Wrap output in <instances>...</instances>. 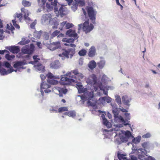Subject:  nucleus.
<instances>
[{"mask_svg": "<svg viewBox=\"0 0 160 160\" xmlns=\"http://www.w3.org/2000/svg\"><path fill=\"white\" fill-rule=\"evenodd\" d=\"M78 26L79 30H80L82 28L83 31L85 32L86 33L92 30L94 28V26L92 24H89L88 21L85 22L83 25L81 24H78Z\"/></svg>", "mask_w": 160, "mask_h": 160, "instance_id": "6", "label": "nucleus"}, {"mask_svg": "<svg viewBox=\"0 0 160 160\" xmlns=\"http://www.w3.org/2000/svg\"><path fill=\"white\" fill-rule=\"evenodd\" d=\"M125 135L124 136L128 137V138L130 137V131H127L126 132H124V133H123Z\"/></svg>", "mask_w": 160, "mask_h": 160, "instance_id": "46", "label": "nucleus"}, {"mask_svg": "<svg viewBox=\"0 0 160 160\" xmlns=\"http://www.w3.org/2000/svg\"><path fill=\"white\" fill-rule=\"evenodd\" d=\"M64 45L65 46L70 45L71 47H73L74 48H70L68 49L67 50H65L61 54H59V56L62 57V60H64L65 58H68L69 57V55L70 58H72L75 52V48L76 47V45L75 44L71 43L69 45L65 43Z\"/></svg>", "mask_w": 160, "mask_h": 160, "instance_id": "3", "label": "nucleus"}, {"mask_svg": "<svg viewBox=\"0 0 160 160\" xmlns=\"http://www.w3.org/2000/svg\"><path fill=\"white\" fill-rule=\"evenodd\" d=\"M96 66V63L93 60L90 61L88 64V67L91 69H94Z\"/></svg>", "mask_w": 160, "mask_h": 160, "instance_id": "25", "label": "nucleus"}, {"mask_svg": "<svg viewBox=\"0 0 160 160\" xmlns=\"http://www.w3.org/2000/svg\"><path fill=\"white\" fill-rule=\"evenodd\" d=\"M4 66L5 67L8 68H9V69H12L10 64L7 62H4Z\"/></svg>", "mask_w": 160, "mask_h": 160, "instance_id": "40", "label": "nucleus"}, {"mask_svg": "<svg viewBox=\"0 0 160 160\" xmlns=\"http://www.w3.org/2000/svg\"><path fill=\"white\" fill-rule=\"evenodd\" d=\"M66 34L69 37H73L74 39L78 38V34L76 32L75 30H73L71 29H69L66 32Z\"/></svg>", "mask_w": 160, "mask_h": 160, "instance_id": "12", "label": "nucleus"}, {"mask_svg": "<svg viewBox=\"0 0 160 160\" xmlns=\"http://www.w3.org/2000/svg\"><path fill=\"white\" fill-rule=\"evenodd\" d=\"M60 32L59 31L56 30L54 31L52 34V36L53 37H55L58 35Z\"/></svg>", "mask_w": 160, "mask_h": 160, "instance_id": "47", "label": "nucleus"}, {"mask_svg": "<svg viewBox=\"0 0 160 160\" xmlns=\"http://www.w3.org/2000/svg\"><path fill=\"white\" fill-rule=\"evenodd\" d=\"M21 10L22 12H23L24 14L23 15V17L24 20L29 21L30 20V18L28 17L29 13L28 10L24 8H22Z\"/></svg>", "mask_w": 160, "mask_h": 160, "instance_id": "15", "label": "nucleus"}, {"mask_svg": "<svg viewBox=\"0 0 160 160\" xmlns=\"http://www.w3.org/2000/svg\"><path fill=\"white\" fill-rule=\"evenodd\" d=\"M26 63L23 61H17L13 65V67L17 69L18 70H20V67L25 65Z\"/></svg>", "mask_w": 160, "mask_h": 160, "instance_id": "13", "label": "nucleus"}, {"mask_svg": "<svg viewBox=\"0 0 160 160\" xmlns=\"http://www.w3.org/2000/svg\"><path fill=\"white\" fill-rule=\"evenodd\" d=\"M22 13H16L15 16V19H16V18H17L19 19L20 21H21L22 20Z\"/></svg>", "mask_w": 160, "mask_h": 160, "instance_id": "35", "label": "nucleus"}, {"mask_svg": "<svg viewBox=\"0 0 160 160\" xmlns=\"http://www.w3.org/2000/svg\"><path fill=\"white\" fill-rule=\"evenodd\" d=\"M35 25V23H34V22H33L30 25L31 28H34Z\"/></svg>", "mask_w": 160, "mask_h": 160, "instance_id": "56", "label": "nucleus"}, {"mask_svg": "<svg viewBox=\"0 0 160 160\" xmlns=\"http://www.w3.org/2000/svg\"><path fill=\"white\" fill-rule=\"evenodd\" d=\"M138 159L136 157L133 155H131V160H137Z\"/></svg>", "mask_w": 160, "mask_h": 160, "instance_id": "54", "label": "nucleus"}, {"mask_svg": "<svg viewBox=\"0 0 160 160\" xmlns=\"http://www.w3.org/2000/svg\"><path fill=\"white\" fill-rule=\"evenodd\" d=\"M105 61L104 60H102L98 62L97 64L99 68L102 69L104 67L105 65Z\"/></svg>", "mask_w": 160, "mask_h": 160, "instance_id": "26", "label": "nucleus"}, {"mask_svg": "<svg viewBox=\"0 0 160 160\" xmlns=\"http://www.w3.org/2000/svg\"><path fill=\"white\" fill-rule=\"evenodd\" d=\"M5 57L8 60H11L13 59L15 57V56L13 55H10L9 54H7L5 55Z\"/></svg>", "mask_w": 160, "mask_h": 160, "instance_id": "31", "label": "nucleus"}, {"mask_svg": "<svg viewBox=\"0 0 160 160\" xmlns=\"http://www.w3.org/2000/svg\"><path fill=\"white\" fill-rule=\"evenodd\" d=\"M8 26H9V25L8 24L7 25V28L8 29H9L11 30L12 31L14 29V28L13 26H11V28L10 27H9V28Z\"/></svg>", "mask_w": 160, "mask_h": 160, "instance_id": "55", "label": "nucleus"}, {"mask_svg": "<svg viewBox=\"0 0 160 160\" xmlns=\"http://www.w3.org/2000/svg\"><path fill=\"white\" fill-rule=\"evenodd\" d=\"M98 78L96 75L92 74L90 75L87 79L88 83L92 85H95L97 82Z\"/></svg>", "mask_w": 160, "mask_h": 160, "instance_id": "11", "label": "nucleus"}, {"mask_svg": "<svg viewBox=\"0 0 160 160\" xmlns=\"http://www.w3.org/2000/svg\"><path fill=\"white\" fill-rule=\"evenodd\" d=\"M73 25L72 23H66V25L65 26V28L66 29H69L70 28H72Z\"/></svg>", "mask_w": 160, "mask_h": 160, "instance_id": "42", "label": "nucleus"}, {"mask_svg": "<svg viewBox=\"0 0 160 160\" xmlns=\"http://www.w3.org/2000/svg\"><path fill=\"white\" fill-rule=\"evenodd\" d=\"M55 89L57 90L59 92V95L60 97H62L63 94H65L68 92V90L66 88H61L59 87H56Z\"/></svg>", "mask_w": 160, "mask_h": 160, "instance_id": "16", "label": "nucleus"}, {"mask_svg": "<svg viewBox=\"0 0 160 160\" xmlns=\"http://www.w3.org/2000/svg\"><path fill=\"white\" fill-rule=\"evenodd\" d=\"M22 3V5L25 7H29L31 5V3L30 2L26 0H23Z\"/></svg>", "mask_w": 160, "mask_h": 160, "instance_id": "28", "label": "nucleus"}, {"mask_svg": "<svg viewBox=\"0 0 160 160\" xmlns=\"http://www.w3.org/2000/svg\"><path fill=\"white\" fill-rule=\"evenodd\" d=\"M96 50L94 46H92L89 49L88 53V55L89 57H93L95 55Z\"/></svg>", "mask_w": 160, "mask_h": 160, "instance_id": "18", "label": "nucleus"}, {"mask_svg": "<svg viewBox=\"0 0 160 160\" xmlns=\"http://www.w3.org/2000/svg\"><path fill=\"white\" fill-rule=\"evenodd\" d=\"M52 16L51 14H44L42 17V20L44 22H48L49 23L52 25H54L52 26V28H57L58 25V22L54 18H52Z\"/></svg>", "mask_w": 160, "mask_h": 160, "instance_id": "5", "label": "nucleus"}, {"mask_svg": "<svg viewBox=\"0 0 160 160\" xmlns=\"http://www.w3.org/2000/svg\"><path fill=\"white\" fill-rule=\"evenodd\" d=\"M111 98L109 97H104L100 98L99 100L101 101L102 103L105 101L109 103L111 102Z\"/></svg>", "mask_w": 160, "mask_h": 160, "instance_id": "24", "label": "nucleus"}, {"mask_svg": "<svg viewBox=\"0 0 160 160\" xmlns=\"http://www.w3.org/2000/svg\"><path fill=\"white\" fill-rule=\"evenodd\" d=\"M75 39H74V38H70L69 39L64 38L62 39V41L64 42H66L67 43H71L73 42Z\"/></svg>", "mask_w": 160, "mask_h": 160, "instance_id": "27", "label": "nucleus"}, {"mask_svg": "<svg viewBox=\"0 0 160 160\" xmlns=\"http://www.w3.org/2000/svg\"><path fill=\"white\" fill-rule=\"evenodd\" d=\"M102 117L103 119V124L105 126H108V124L109 123V122L106 118L104 115H102Z\"/></svg>", "mask_w": 160, "mask_h": 160, "instance_id": "30", "label": "nucleus"}, {"mask_svg": "<svg viewBox=\"0 0 160 160\" xmlns=\"http://www.w3.org/2000/svg\"><path fill=\"white\" fill-rule=\"evenodd\" d=\"M46 7L47 9L49 10H52L53 7L51 6L50 4H48V3H47L46 4Z\"/></svg>", "mask_w": 160, "mask_h": 160, "instance_id": "49", "label": "nucleus"}, {"mask_svg": "<svg viewBox=\"0 0 160 160\" xmlns=\"http://www.w3.org/2000/svg\"><path fill=\"white\" fill-rule=\"evenodd\" d=\"M75 82H76V80L74 79L71 78H68L67 77L64 76L61 78L59 82L60 84L62 85H69Z\"/></svg>", "mask_w": 160, "mask_h": 160, "instance_id": "8", "label": "nucleus"}, {"mask_svg": "<svg viewBox=\"0 0 160 160\" xmlns=\"http://www.w3.org/2000/svg\"><path fill=\"white\" fill-rule=\"evenodd\" d=\"M65 75L66 76L75 80L76 82H73L77 83L78 81H80L81 79H83L84 78V75L82 73L79 72L77 69H76L71 71L70 72L67 73Z\"/></svg>", "mask_w": 160, "mask_h": 160, "instance_id": "4", "label": "nucleus"}, {"mask_svg": "<svg viewBox=\"0 0 160 160\" xmlns=\"http://www.w3.org/2000/svg\"><path fill=\"white\" fill-rule=\"evenodd\" d=\"M131 138H133L132 140V142L136 144L139 143L140 142L141 137L139 136L136 138H134V137L132 135L131 132Z\"/></svg>", "mask_w": 160, "mask_h": 160, "instance_id": "21", "label": "nucleus"}, {"mask_svg": "<svg viewBox=\"0 0 160 160\" xmlns=\"http://www.w3.org/2000/svg\"><path fill=\"white\" fill-rule=\"evenodd\" d=\"M3 31L2 29L0 30V40H2L4 38V36H3Z\"/></svg>", "mask_w": 160, "mask_h": 160, "instance_id": "45", "label": "nucleus"}, {"mask_svg": "<svg viewBox=\"0 0 160 160\" xmlns=\"http://www.w3.org/2000/svg\"><path fill=\"white\" fill-rule=\"evenodd\" d=\"M82 10L83 12V14H84V15L85 16H86V14H87V13H86V12L85 10L83 8H82Z\"/></svg>", "mask_w": 160, "mask_h": 160, "instance_id": "61", "label": "nucleus"}, {"mask_svg": "<svg viewBox=\"0 0 160 160\" xmlns=\"http://www.w3.org/2000/svg\"><path fill=\"white\" fill-rule=\"evenodd\" d=\"M40 77L42 80H44L45 78V77L43 75H41Z\"/></svg>", "mask_w": 160, "mask_h": 160, "instance_id": "62", "label": "nucleus"}, {"mask_svg": "<svg viewBox=\"0 0 160 160\" xmlns=\"http://www.w3.org/2000/svg\"><path fill=\"white\" fill-rule=\"evenodd\" d=\"M66 22H63L61 23L60 27V29H62L64 26L66 25Z\"/></svg>", "mask_w": 160, "mask_h": 160, "instance_id": "50", "label": "nucleus"}, {"mask_svg": "<svg viewBox=\"0 0 160 160\" xmlns=\"http://www.w3.org/2000/svg\"><path fill=\"white\" fill-rule=\"evenodd\" d=\"M86 9L90 19L93 23H95L97 12L94 10L93 8L92 7L87 6L86 7Z\"/></svg>", "mask_w": 160, "mask_h": 160, "instance_id": "7", "label": "nucleus"}, {"mask_svg": "<svg viewBox=\"0 0 160 160\" xmlns=\"http://www.w3.org/2000/svg\"><path fill=\"white\" fill-rule=\"evenodd\" d=\"M129 138L124 136H122L121 138V140L123 142H126L128 140Z\"/></svg>", "mask_w": 160, "mask_h": 160, "instance_id": "43", "label": "nucleus"}, {"mask_svg": "<svg viewBox=\"0 0 160 160\" xmlns=\"http://www.w3.org/2000/svg\"><path fill=\"white\" fill-rule=\"evenodd\" d=\"M57 2L58 1L57 0H54V2H51V3L52 6L56 7L57 5Z\"/></svg>", "mask_w": 160, "mask_h": 160, "instance_id": "52", "label": "nucleus"}, {"mask_svg": "<svg viewBox=\"0 0 160 160\" xmlns=\"http://www.w3.org/2000/svg\"><path fill=\"white\" fill-rule=\"evenodd\" d=\"M75 5L77 6H83L85 5L84 0H74Z\"/></svg>", "mask_w": 160, "mask_h": 160, "instance_id": "22", "label": "nucleus"}, {"mask_svg": "<svg viewBox=\"0 0 160 160\" xmlns=\"http://www.w3.org/2000/svg\"><path fill=\"white\" fill-rule=\"evenodd\" d=\"M47 0H42V5L43 6V7H45L44 5L46 3Z\"/></svg>", "mask_w": 160, "mask_h": 160, "instance_id": "58", "label": "nucleus"}, {"mask_svg": "<svg viewBox=\"0 0 160 160\" xmlns=\"http://www.w3.org/2000/svg\"><path fill=\"white\" fill-rule=\"evenodd\" d=\"M51 92V90L49 89H47L45 90H44V92L45 93H48V92Z\"/></svg>", "mask_w": 160, "mask_h": 160, "instance_id": "63", "label": "nucleus"}, {"mask_svg": "<svg viewBox=\"0 0 160 160\" xmlns=\"http://www.w3.org/2000/svg\"><path fill=\"white\" fill-rule=\"evenodd\" d=\"M40 87L41 89H44L49 88V85L46 83L42 82L41 83Z\"/></svg>", "mask_w": 160, "mask_h": 160, "instance_id": "29", "label": "nucleus"}, {"mask_svg": "<svg viewBox=\"0 0 160 160\" xmlns=\"http://www.w3.org/2000/svg\"><path fill=\"white\" fill-rule=\"evenodd\" d=\"M61 47L60 42H53L49 44L48 48L51 51H54L59 48Z\"/></svg>", "mask_w": 160, "mask_h": 160, "instance_id": "10", "label": "nucleus"}, {"mask_svg": "<svg viewBox=\"0 0 160 160\" xmlns=\"http://www.w3.org/2000/svg\"><path fill=\"white\" fill-rule=\"evenodd\" d=\"M50 84L53 85H56L58 83V81L55 80H49V81H48Z\"/></svg>", "mask_w": 160, "mask_h": 160, "instance_id": "39", "label": "nucleus"}, {"mask_svg": "<svg viewBox=\"0 0 160 160\" xmlns=\"http://www.w3.org/2000/svg\"><path fill=\"white\" fill-rule=\"evenodd\" d=\"M151 136V135L149 133H147L146 134H145L142 136V137L143 138H148L150 137Z\"/></svg>", "mask_w": 160, "mask_h": 160, "instance_id": "44", "label": "nucleus"}, {"mask_svg": "<svg viewBox=\"0 0 160 160\" xmlns=\"http://www.w3.org/2000/svg\"><path fill=\"white\" fill-rule=\"evenodd\" d=\"M68 2V5H70L72 3L73 0H66Z\"/></svg>", "mask_w": 160, "mask_h": 160, "instance_id": "60", "label": "nucleus"}, {"mask_svg": "<svg viewBox=\"0 0 160 160\" xmlns=\"http://www.w3.org/2000/svg\"><path fill=\"white\" fill-rule=\"evenodd\" d=\"M38 55H34L33 56V58L34 60V61L35 62H38L39 60H40V59L38 58Z\"/></svg>", "mask_w": 160, "mask_h": 160, "instance_id": "48", "label": "nucleus"}, {"mask_svg": "<svg viewBox=\"0 0 160 160\" xmlns=\"http://www.w3.org/2000/svg\"><path fill=\"white\" fill-rule=\"evenodd\" d=\"M118 158L119 160H129L127 158L126 155L123 154H120L118 152L117 154ZM114 160H118V159H114Z\"/></svg>", "mask_w": 160, "mask_h": 160, "instance_id": "23", "label": "nucleus"}, {"mask_svg": "<svg viewBox=\"0 0 160 160\" xmlns=\"http://www.w3.org/2000/svg\"><path fill=\"white\" fill-rule=\"evenodd\" d=\"M68 108L67 107H62L58 108V112L59 113L63 112L68 111Z\"/></svg>", "mask_w": 160, "mask_h": 160, "instance_id": "33", "label": "nucleus"}, {"mask_svg": "<svg viewBox=\"0 0 160 160\" xmlns=\"http://www.w3.org/2000/svg\"><path fill=\"white\" fill-rule=\"evenodd\" d=\"M116 100L118 104H120L121 103V98L120 97H118L116 98Z\"/></svg>", "mask_w": 160, "mask_h": 160, "instance_id": "53", "label": "nucleus"}, {"mask_svg": "<svg viewBox=\"0 0 160 160\" xmlns=\"http://www.w3.org/2000/svg\"><path fill=\"white\" fill-rule=\"evenodd\" d=\"M34 46L33 44H31L30 46H26L22 49V52L24 54H31L33 51Z\"/></svg>", "mask_w": 160, "mask_h": 160, "instance_id": "9", "label": "nucleus"}, {"mask_svg": "<svg viewBox=\"0 0 160 160\" xmlns=\"http://www.w3.org/2000/svg\"><path fill=\"white\" fill-rule=\"evenodd\" d=\"M12 22L13 23V24L14 27L18 29H19L20 28L19 26L17 24L16 21V19L12 20Z\"/></svg>", "mask_w": 160, "mask_h": 160, "instance_id": "41", "label": "nucleus"}, {"mask_svg": "<svg viewBox=\"0 0 160 160\" xmlns=\"http://www.w3.org/2000/svg\"><path fill=\"white\" fill-rule=\"evenodd\" d=\"M76 116V112L74 111H69L68 116L72 118L75 117Z\"/></svg>", "mask_w": 160, "mask_h": 160, "instance_id": "32", "label": "nucleus"}, {"mask_svg": "<svg viewBox=\"0 0 160 160\" xmlns=\"http://www.w3.org/2000/svg\"><path fill=\"white\" fill-rule=\"evenodd\" d=\"M76 87L78 89L79 93H84L81 96L82 99L84 101L88 100L87 102L88 104L91 103L90 100L93 97V92L88 91L87 89L84 88L81 84H77Z\"/></svg>", "mask_w": 160, "mask_h": 160, "instance_id": "2", "label": "nucleus"}, {"mask_svg": "<svg viewBox=\"0 0 160 160\" xmlns=\"http://www.w3.org/2000/svg\"><path fill=\"white\" fill-rule=\"evenodd\" d=\"M132 153L138 152V156L139 159L141 160H149V158L151 156H148L147 155V150L151 148H152V144L149 142H146L141 144L143 148L138 149L136 146L132 144Z\"/></svg>", "mask_w": 160, "mask_h": 160, "instance_id": "1", "label": "nucleus"}, {"mask_svg": "<svg viewBox=\"0 0 160 160\" xmlns=\"http://www.w3.org/2000/svg\"><path fill=\"white\" fill-rule=\"evenodd\" d=\"M121 111L123 112H128V110L127 109H124L122 108H121Z\"/></svg>", "mask_w": 160, "mask_h": 160, "instance_id": "57", "label": "nucleus"}, {"mask_svg": "<svg viewBox=\"0 0 160 160\" xmlns=\"http://www.w3.org/2000/svg\"><path fill=\"white\" fill-rule=\"evenodd\" d=\"M47 76L48 78H50V79H53V78H56L55 77V76H54L53 75V74L51 72L48 73L47 74Z\"/></svg>", "mask_w": 160, "mask_h": 160, "instance_id": "38", "label": "nucleus"}, {"mask_svg": "<svg viewBox=\"0 0 160 160\" xmlns=\"http://www.w3.org/2000/svg\"><path fill=\"white\" fill-rule=\"evenodd\" d=\"M13 70V69H9L7 71L5 69L1 68L0 69V72L2 75H7L12 72Z\"/></svg>", "mask_w": 160, "mask_h": 160, "instance_id": "20", "label": "nucleus"}, {"mask_svg": "<svg viewBox=\"0 0 160 160\" xmlns=\"http://www.w3.org/2000/svg\"><path fill=\"white\" fill-rule=\"evenodd\" d=\"M103 93H104L105 95H107V96H108V91H105L104 90H103Z\"/></svg>", "mask_w": 160, "mask_h": 160, "instance_id": "64", "label": "nucleus"}, {"mask_svg": "<svg viewBox=\"0 0 160 160\" xmlns=\"http://www.w3.org/2000/svg\"><path fill=\"white\" fill-rule=\"evenodd\" d=\"M50 65L52 68L57 69L60 66V62L58 60H55L51 63Z\"/></svg>", "mask_w": 160, "mask_h": 160, "instance_id": "17", "label": "nucleus"}, {"mask_svg": "<svg viewBox=\"0 0 160 160\" xmlns=\"http://www.w3.org/2000/svg\"><path fill=\"white\" fill-rule=\"evenodd\" d=\"M42 32L40 31L39 32L36 31L34 32V36L35 37L36 35H37L36 37V38H40L41 36V34L42 33Z\"/></svg>", "mask_w": 160, "mask_h": 160, "instance_id": "36", "label": "nucleus"}, {"mask_svg": "<svg viewBox=\"0 0 160 160\" xmlns=\"http://www.w3.org/2000/svg\"><path fill=\"white\" fill-rule=\"evenodd\" d=\"M8 49L13 53H18L20 51V48L18 46H11Z\"/></svg>", "mask_w": 160, "mask_h": 160, "instance_id": "19", "label": "nucleus"}, {"mask_svg": "<svg viewBox=\"0 0 160 160\" xmlns=\"http://www.w3.org/2000/svg\"><path fill=\"white\" fill-rule=\"evenodd\" d=\"M37 45L39 48H41V43L40 42H37Z\"/></svg>", "mask_w": 160, "mask_h": 160, "instance_id": "59", "label": "nucleus"}, {"mask_svg": "<svg viewBox=\"0 0 160 160\" xmlns=\"http://www.w3.org/2000/svg\"><path fill=\"white\" fill-rule=\"evenodd\" d=\"M120 120V121L122 122V124H120L118 123L116 125V127L118 128H121L123 126V125H129V124L128 122V121H125L124 120V119L121 116H120L118 118Z\"/></svg>", "mask_w": 160, "mask_h": 160, "instance_id": "14", "label": "nucleus"}, {"mask_svg": "<svg viewBox=\"0 0 160 160\" xmlns=\"http://www.w3.org/2000/svg\"><path fill=\"white\" fill-rule=\"evenodd\" d=\"M87 51L84 49H82L80 50L78 52V54L80 56H85L86 54Z\"/></svg>", "mask_w": 160, "mask_h": 160, "instance_id": "34", "label": "nucleus"}, {"mask_svg": "<svg viewBox=\"0 0 160 160\" xmlns=\"http://www.w3.org/2000/svg\"><path fill=\"white\" fill-rule=\"evenodd\" d=\"M28 42L27 41H25V40H22L19 42V43L20 45H24L26 44H27Z\"/></svg>", "mask_w": 160, "mask_h": 160, "instance_id": "51", "label": "nucleus"}, {"mask_svg": "<svg viewBox=\"0 0 160 160\" xmlns=\"http://www.w3.org/2000/svg\"><path fill=\"white\" fill-rule=\"evenodd\" d=\"M63 12H64L63 8L62 6L59 9L58 11V13L59 14H60V15H61L62 16V15H64Z\"/></svg>", "mask_w": 160, "mask_h": 160, "instance_id": "37", "label": "nucleus"}]
</instances>
